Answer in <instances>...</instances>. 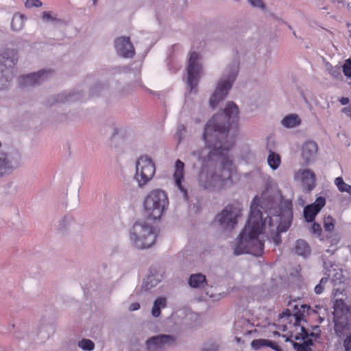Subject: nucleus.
Instances as JSON below:
<instances>
[{
	"instance_id": "47",
	"label": "nucleus",
	"mask_w": 351,
	"mask_h": 351,
	"mask_svg": "<svg viewBox=\"0 0 351 351\" xmlns=\"http://www.w3.org/2000/svg\"><path fill=\"white\" fill-rule=\"evenodd\" d=\"M295 339L296 340H298V339H300V337H298V336H296V337H295Z\"/></svg>"
},
{
	"instance_id": "42",
	"label": "nucleus",
	"mask_w": 351,
	"mask_h": 351,
	"mask_svg": "<svg viewBox=\"0 0 351 351\" xmlns=\"http://www.w3.org/2000/svg\"><path fill=\"white\" fill-rule=\"evenodd\" d=\"M350 100H349V98L348 97H341L339 99V102L342 104V105H347L348 103H349Z\"/></svg>"
},
{
	"instance_id": "32",
	"label": "nucleus",
	"mask_w": 351,
	"mask_h": 351,
	"mask_svg": "<svg viewBox=\"0 0 351 351\" xmlns=\"http://www.w3.org/2000/svg\"><path fill=\"white\" fill-rule=\"evenodd\" d=\"M312 344L311 340L304 341V342L302 344L294 343L293 348L295 349V351H308V346Z\"/></svg>"
},
{
	"instance_id": "6",
	"label": "nucleus",
	"mask_w": 351,
	"mask_h": 351,
	"mask_svg": "<svg viewBox=\"0 0 351 351\" xmlns=\"http://www.w3.org/2000/svg\"><path fill=\"white\" fill-rule=\"evenodd\" d=\"M242 209L239 204L227 205L222 211L217 214L215 220L226 229H232L238 223V219L242 215Z\"/></svg>"
},
{
	"instance_id": "36",
	"label": "nucleus",
	"mask_w": 351,
	"mask_h": 351,
	"mask_svg": "<svg viewBox=\"0 0 351 351\" xmlns=\"http://www.w3.org/2000/svg\"><path fill=\"white\" fill-rule=\"evenodd\" d=\"M248 1L254 7H258L262 9L265 8V5L262 0H248Z\"/></svg>"
},
{
	"instance_id": "3",
	"label": "nucleus",
	"mask_w": 351,
	"mask_h": 351,
	"mask_svg": "<svg viewBox=\"0 0 351 351\" xmlns=\"http://www.w3.org/2000/svg\"><path fill=\"white\" fill-rule=\"evenodd\" d=\"M169 206L167 194L161 189H154L149 192L143 200V208L147 217L152 219H159Z\"/></svg>"
},
{
	"instance_id": "38",
	"label": "nucleus",
	"mask_w": 351,
	"mask_h": 351,
	"mask_svg": "<svg viewBox=\"0 0 351 351\" xmlns=\"http://www.w3.org/2000/svg\"><path fill=\"white\" fill-rule=\"evenodd\" d=\"M267 346L272 348L273 350H274L276 351H282V348H280V346L276 342L269 340Z\"/></svg>"
},
{
	"instance_id": "7",
	"label": "nucleus",
	"mask_w": 351,
	"mask_h": 351,
	"mask_svg": "<svg viewBox=\"0 0 351 351\" xmlns=\"http://www.w3.org/2000/svg\"><path fill=\"white\" fill-rule=\"evenodd\" d=\"M18 60V53L13 49H7L0 56V73L1 77L8 82L10 76L13 74V67Z\"/></svg>"
},
{
	"instance_id": "53",
	"label": "nucleus",
	"mask_w": 351,
	"mask_h": 351,
	"mask_svg": "<svg viewBox=\"0 0 351 351\" xmlns=\"http://www.w3.org/2000/svg\"><path fill=\"white\" fill-rule=\"evenodd\" d=\"M94 2L96 1V0H93Z\"/></svg>"
},
{
	"instance_id": "50",
	"label": "nucleus",
	"mask_w": 351,
	"mask_h": 351,
	"mask_svg": "<svg viewBox=\"0 0 351 351\" xmlns=\"http://www.w3.org/2000/svg\"><path fill=\"white\" fill-rule=\"evenodd\" d=\"M340 303H341L343 306H344V303H343L342 301H340Z\"/></svg>"
},
{
	"instance_id": "31",
	"label": "nucleus",
	"mask_w": 351,
	"mask_h": 351,
	"mask_svg": "<svg viewBox=\"0 0 351 351\" xmlns=\"http://www.w3.org/2000/svg\"><path fill=\"white\" fill-rule=\"evenodd\" d=\"M328 278L327 277H323L318 285H317L314 289L316 294H321L324 292V286L328 282Z\"/></svg>"
},
{
	"instance_id": "20",
	"label": "nucleus",
	"mask_w": 351,
	"mask_h": 351,
	"mask_svg": "<svg viewBox=\"0 0 351 351\" xmlns=\"http://www.w3.org/2000/svg\"><path fill=\"white\" fill-rule=\"evenodd\" d=\"M294 251L298 255L306 257L311 254V247L306 241L298 239L295 241Z\"/></svg>"
},
{
	"instance_id": "9",
	"label": "nucleus",
	"mask_w": 351,
	"mask_h": 351,
	"mask_svg": "<svg viewBox=\"0 0 351 351\" xmlns=\"http://www.w3.org/2000/svg\"><path fill=\"white\" fill-rule=\"evenodd\" d=\"M338 306L339 302L337 301L335 307L334 331L335 335L341 339L348 333H351V328L348 316L344 314L339 315Z\"/></svg>"
},
{
	"instance_id": "44",
	"label": "nucleus",
	"mask_w": 351,
	"mask_h": 351,
	"mask_svg": "<svg viewBox=\"0 0 351 351\" xmlns=\"http://www.w3.org/2000/svg\"><path fill=\"white\" fill-rule=\"evenodd\" d=\"M43 18H46V19H49L50 18V14L49 12H43Z\"/></svg>"
},
{
	"instance_id": "11",
	"label": "nucleus",
	"mask_w": 351,
	"mask_h": 351,
	"mask_svg": "<svg viewBox=\"0 0 351 351\" xmlns=\"http://www.w3.org/2000/svg\"><path fill=\"white\" fill-rule=\"evenodd\" d=\"M198 60L199 54L193 51L190 53L187 66V83L191 90L197 86V79L201 71V66L198 63Z\"/></svg>"
},
{
	"instance_id": "52",
	"label": "nucleus",
	"mask_w": 351,
	"mask_h": 351,
	"mask_svg": "<svg viewBox=\"0 0 351 351\" xmlns=\"http://www.w3.org/2000/svg\"><path fill=\"white\" fill-rule=\"evenodd\" d=\"M277 222H278V220H276V222L274 224L277 225Z\"/></svg>"
},
{
	"instance_id": "41",
	"label": "nucleus",
	"mask_w": 351,
	"mask_h": 351,
	"mask_svg": "<svg viewBox=\"0 0 351 351\" xmlns=\"http://www.w3.org/2000/svg\"><path fill=\"white\" fill-rule=\"evenodd\" d=\"M218 346L215 344H212L210 348H204L202 351H217Z\"/></svg>"
},
{
	"instance_id": "16",
	"label": "nucleus",
	"mask_w": 351,
	"mask_h": 351,
	"mask_svg": "<svg viewBox=\"0 0 351 351\" xmlns=\"http://www.w3.org/2000/svg\"><path fill=\"white\" fill-rule=\"evenodd\" d=\"M184 163L180 160H177L175 163V171L173 178L176 186L182 192L184 197L187 199V191L182 185V181L184 178Z\"/></svg>"
},
{
	"instance_id": "45",
	"label": "nucleus",
	"mask_w": 351,
	"mask_h": 351,
	"mask_svg": "<svg viewBox=\"0 0 351 351\" xmlns=\"http://www.w3.org/2000/svg\"><path fill=\"white\" fill-rule=\"evenodd\" d=\"M178 129H179V130H180V131L183 130L184 132H185V130H186V128L183 125L179 126Z\"/></svg>"
},
{
	"instance_id": "17",
	"label": "nucleus",
	"mask_w": 351,
	"mask_h": 351,
	"mask_svg": "<svg viewBox=\"0 0 351 351\" xmlns=\"http://www.w3.org/2000/svg\"><path fill=\"white\" fill-rule=\"evenodd\" d=\"M317 145L314 141H307L302 147V156L306 162L313 160L317 152Z\"/></svg>"
},
{
	"instance_id": "37",
	"label": "nucleus",
	"mask_w": 351,
	"mask_h": 351,
	"mask_svg": "<svg viewBox=\"0 0 351 351\" xmlns=\"http://www.w3.org/2000/svg\"><path fill=\"white\" fill-rule=\"evenodd\" d=\"M312 230L314 233H317L319 235L322 234V229L321 227V225L319 223H317L316 222H314L312 226Z\"/></svg>"
},
{
	"instance_id": "19",
	"label": "nucleus",
	"mask_w": 351,
	"mask_h": 351,
	"mask_svg": "<svg viewBox=\"0 0 351 351\" xmlns=\"http://www.w3.org/2000/svg\"><path fill=\"white\" fill-rule=\"evenodd\" d=\"M301 180L303 184L306 186L308 191H311L314 188L315 176L309 169H304L302 171Z\"/></svg>"
},
{
	"instance_id": "46",
	"label": "nucleus",
	"mask_w": 351,
	"mask_h": 351,
	"mask_svg": "<svg viewBox=\"0 0 351 351\" xmlns=\"http://www.w3.org/2000/svg\"><path fill=\"white\" fill-rule=\"evenodd\" d=\"M269 204H270L271 205H270V206H269L268 208L270 210L271 208H273V203H272V202H270Z\"/></svg>"
},
{
	"instance_id": "48",
	"label": "nucleus",
	"mask_w": 351,
	"mask_h": 351,
	"mask_svg": "<svg viewBox=\"0 0 351 351\" xmlns=\"http://www.w3.org/2000/svg\"><path fill=\"white\" fill-rule=\"evenodd\" d=\"M58 101H63V99L62 98L58 99Z\"/></svg>"
},
{
	"instance_id": "29",
	"label": "nucleus",
	"mask_w": 351,
	"mask_h": 351,
	"mask_svg": "<svg viewBox=\"0 0 351 351\" xmlns=\"http://www.w3.org/2000/svg\"><path fill=\"white\" fill-rule=\"evenodd\" d=\"M78 346L84 350L88 351L93 350L95 348L94 343L91 340L87 339H83L82 341H79Z\"/></svg>"
},
{
	"instance_id": "49",
	"label": "nucleus",
	"mask_w": 351,
	"mask_h": 351,
	"mask_svg": "<svg viewBox=\"0 0 351 351\" xmlns=\"http://www.w3.org/2000/svg\"><path fill=\"white\" fill-rule=\"evenodd\" d=\"M300 318H299V316L297 315H296V319L298 320Z\"/></svg>"
},
{
	"instance_id": "24",
	"label": "nucleus",
	"mask_w": 351,
	"mask_h": 351,
	"mask_svg": "<svg viewBox=\"0 0 351 351\" xmlns=\"http://www.w3.org/2000/svg\"><path fill=\"white\" fill-rule=\"evenodd\" d=\"M267 162L269 166L274 170L277 169L281 163V158L278 154L269 150L267 157Z\"/></svg>"
},
{
	"instance_id": "28",
	"label": "nucleus",
	"mask_w": 351,
	"mask_h": 351,
	"mask_svg": "<svg viewBox=\"0 0 351 351\" xmlns=\"http://www.w3.org/2000/svg\"><path fill=\"white\" fill-rule=\"evenodd\" d=\"M335 220L331 216L325 217L324 219V228L326 232H332L335 230Z\"/></svg>"
},
{
	"instance_id": "1",
	"label": "nucleus",
	"mask_w": 351,
	"mask_h": 351,
	"mask_svg": "<svg viewBox=\"0 0 351 351\" xmlns=\"http://www.w3.org/2000/svg\"><path fill=\"white\" fill-rule=\"evenodd\" d=\"M239 108L233 102H228L223 113L215 114L206 123L203 137L210 154L221 156L219 169L208 177L203 171L199 174L202 184L205 189L230 187L239 180L236 168L227 156L234 142L228 141L230 127L237 123Z\"/></svg>"
},
{
	"instance_id": "5",
	"label": "nucleus",
	"mask_w": 351,
	"mask_h": 351,
	"mask_svg": "<svg viewBox=\"0 0 351 351\" xmlns=\"http://www.w3.org/2000/svg\"><path fill=\"white\" fill-rule=\"evenodd\" d=\"M156 172L153 160L147 156H141L136 165L135 178L141 187L146 185L152 180Z\"/></svg>"
},
{
	"instance_id": "30",
	"label": "nucleus",
	"mask_w": 351,
	"mask_h": 351,
	"mask_svg": "<svg viewBox=\"0 0 351 351\" xmlns=\"http://www.w3.org/2000/svg\"><path fill=\"white\" fill-rule=\"evenodd\" d=\"M269 340L263 339H254L252 341L251 346L254 349H259L264 346H268Z\"/></svg>"
},
{
	"instance_id": "4",
	"label": "nucleus",
	"mask_w": 351,
	"mask_h": 351,
	"mask_svg": "<svg viewBox=\"0 0 351 351\" xmlns=\"http://www.w3.org/2000/svg\"><path fill=\"white\" fill-rule=\"evenodd\" d=\"M153 226L147 223H135L132 228L131 240L136 247L145 249L151 247L156 241Z\"/></svg>"
},
{
	"instance_id": "23",
	"label": "nucleus",
	"mask_w": 351,
	"mask_h": 351,
	"mask_svg": "<svg viewBox=\"0 0 351 351\" xmlns=\"http://www.w3.org/2000/svg\"><path fill=\"white\" fill-rule=\"evenodd\" d=\"M167 306V300L164 297L158 298L154 303V306L152 310L153 316L157 317L160 315L161 308H165Z\"/></svg>"
},
{
	"instance_id": "35",
	"label": "nucleus",
	"mask_w": 351,
	"mask_h": 351,
	"mask_svg": "<svg viewBox=\"0 0 351 351\" xmlns=\"http://www.w3.org/2000/svg\"><path fill=\"white\" fill-rule=\"evenodd\" d=\"M25 5L27 8H38L42 5V3L40 0H26Z\"/></svg>"
},
{
	"instance_id": "10",
	"label": "nucleus",
	"mask_w": 351,
	"mask_h": 351,
	"mask_svg": "<svg viewBox=\"0 0 351 351\" xmlns=\"http://www.w3.org/2000/svg\"><path fill=\"white\" fill-rule=\"evenodd\" d=\"M261 223V234L267 235V239H271L275 245L277 246L281 243V236L279 230H276V224H274L273 219L270 216L265 217L263 221L262 213H261V218L259 219Z\"/></svg>"
},
{
	"instance_id": "2",
	"label": "nucleus",
	"mask_w": 351,
	"mask_h": 351,
	"mask_svg": "<svg viewBox=\"0 0 351 351\" xmlns=\"http://www.w3.org/2000/svg\"><path fill=\"white\" fill-rule=\"evenodd\" d=\"M259 203L264 204V201L255 197L250 206V213L243 230L239 234V241L234 245V254L241 255L251 254L256 256L263 254L264 250V241L258 239L261 234V223H260L261 210ZM263 208V206H260Z\"/></svg>"
},
{
	"instance_id": "27",
	"label": "nucleus",
	"mask_w": 351,
	"mask_h": 351,
	"mask_svg": "<svg viewBox=\"0 0 351 351\" xmlns=\"http://www.w3.org/2000/svg\"><path fill=\"white\" fill-rule=\"evenodd\" d=\"M334 183L341 193H347L351 199V185L346 183L342 177L336 178Z\"/></svg>"
},
{
	"instance_id": "26",
	"label": "nucleus",
	"mask_w": 351,
	"mask_h": 351,
	"mask_svg": "<svg viewBox=\"0 0 351 351\" xmlns=\"http://www.w3.org/2000/svg\"><path fill=\"white\" fill-rule=\"evenodd\" d=\"M25 19L21 14H15L11 21V27L14 31L21 30L25 25Z\"/></svg>"
},
{
	"instance_id": "39",
	"label": "nucleus",
	"mask_w": 351,
	"mask_h": 351,
	"mask_svg": "<svg viewBox=\"0 0 351 351\" xmlns=\"http://www.w3.org/2000/svg\"><path fill=\"white\" fill-rule=\"evenodd\" d=\"M140 308V304L138 302H134L130 304L129 309L130 311H134Z\"/></svg>"
},
{
	"instance_id": "21",
	"label": "nucleus",
	"mask_w": 351,
	"mask_h": 351,
	"mask_svg": "<svg viewBox=\"0 0 351 351\" xmlns=\"http://www.w3.org/2000/svg\"><path fill=\"white\" fill-rule=\"evenodd\" d=\"M283 126L289 128L300 125L301 120L296 114H291L286 116L281 121Z\"/></svg>"
},
{
	"instance_id": "25",
	"label": "nucleus",
	"mask_w": 351,
	"mask_h": 351,
	"mask_svg": "<svg viewBox=\"0 0 351 351\" xmlns=\"http://www.w3.org/2000/svg\"><path fill=\"white\" fill-rule=\"evenodd\" d=\"M12 168V162L6 156H0V176L10 173Z\"/></svg>"
},
{
	"instance_id": "18",
	"label": "nucleus",
	"mask_w": 351,
	"mask_h": 351,
	"mask_svg": "<svg viewBox=\"0 0 351 351\" xmlns=\"http://www.w3.org/2000/svg\"><path fill=\"white\" fill-rule=\"evenodd\" d=\"M285 213L288 218L287 221H280L278 225H276V230L280 232H286L291 223V218H292V202L291 200H285L283 203Z\"/></svg>"
},
{
	"instance_id": "34",
	"label": "nucleus",
	"mask_w": 351,
	"mask_h": 351,
	"mask_svg": "<svg viewBox=\"0 0 351 351\" xmlns=\"http://www.w3.org/2000/svg\"><path fill=\"white\" fill-rule=\"evenodd\" d=\"M343 72L347 77H351V60H347L343 66Z\"/></svg>"
},
{
	"instance_id": "14",
	"label": "nucleus",
	"mask_w": 351,
	"mask_h": 351,
	"mask_svg": "<svg viewBox=\"0 0 351 351\" xmlns=\"http://www.w3.org/2000/svg\"><path fill=\"white\" fill-rule=\"evenodd\" d=\"M326 204V199L323 197H319L315 202L306 206L304 209V217L307 222L314 221L317 214Z\"/></svg>"
},
{
	"instance_id": "22",
	"label": "nucleus",
	"mask_w": 351,
	"mask_h": 351,
	"mask_svg": "<svg viewBox=\"0 0 351 351\" xmlns=\"http://www.w3.org/2000/svg\"><path fill=\"white\" fill-rule=\"evenodd\" d=\"M206 282V276L202 274H192L189 279V285L193 288L200 287Z\"/></svg>"
},
{
	"instance_id": "13",
	"label": "nucleus",
	"mask_w": 351,
	"mask_h": 351,
	"mask_svg": "<svg viewBox=\"0 0 351 351\" xmlns=\"http://www.w3.org/2000/svg\"><path fill=\"white\" fill-rule=\"evenodd\" d=\"M114 47L117 53L124 58H132L135 53L129 37L122 36L117 38L114 42Z\"/></svg>"
},
{
	"instance_id": "15",
	"label": "nucleus",
	"mask_w": 351,
	"mask_h": 351,
	"mask_svg": "<svg viewBox=\"0 0 351 351\" xmlns=\"http://www.w3.org/2000/svg\"><path fill=\"white\" fill-rule=\"evenodd\" d=\"M47 73V72L45 70H41L37 73L22 76L19 79V84L21 87L39 84L46 79L45 74Z\"/></svg>"
},
{
	"instance_id": "51",
	"label": "nucleus",
	"mask_w": 351,
	"mask_h": 351,
	"mask_svg": "<svg viewBox=\"0 0 351 351\" xmlns=\"http://www.w3.org/2000/svg\"><path fill=\"white\" fill-rule=\"evenodd\" d=\"M276 217L278 219L279 218V215H276Z\"/></svg>"
},
{
	"instance_id": "43",
	"label": "nucleus",
	"mask_w": 351,
	"mask_h": 351,
	"mask_svg": "<svg viewBox=\"0 0 351 351\" xmlns=\"http://www.w3.org/2000/svg\"><path fill=\"white\" fill-rule=\"evenodd\" d=\"M301 330L302 331V334H301V339L304 340L305 338L308 336V333L306 331V330L304 329V327H301Z\"/></svg>"
},
{
	"instance_id": "8",
	"label": "nucleus",
	"mask_w": 351,
	"mask_h": 351,
	"mask_svg": "<svg viewBox=\"0 0 351 351\" xmlns=\"http://www.w3.org/2000/svg\"><path fill=\"white\" fill-rule=\"evenodd\" d=\"M237 73V72H234L229 76L228 79L219 82L215 90L210 99V105L212 108H215L226 97L228 90L232 87Z\"/></svg>"
},
{
	"instance_id": "40",
	"label": "nucleus",
	"mask_w": 351,
	"mask_h": 351,
	"mask_svg": "<svg viewBox=\"0 0 351 351\" xmlns=\"http://www.w3.org/2000/svg\"><path fill=\"white\" fill-rule=\"evenodd\" d=\"M342 112L351 118V106L343 108Z\"/></svg>"
},
{
	"instance_id": "12",
	"label": "nucleus",
	"mask_w": 351,
	"mask_h": 351,
	"mask_svg": "<svg viewBox=\"0 0 351 351\" xmlns=\"http://www.w3.org/2000/svg\"><path fill=\"white\" fill-rule=\"evenodd\" d=\"M174 343V339L171 336L167 335L152 337L146 341L147 349L151 351L165 348L167 346L173 345Z\"/></svg>"
},
{
	"instance_id": "33",
	"label": "nucleus",
	"mask_w": 351,
	"mask_h": 351,
	"mask_svg": "<svg viewBox=\"0 0 351 351\" xmlns=\"http://www.w3.org/2000/svg\"><path fill=\"white\" fill-rule=\"evenodd\" d=\"M343 347L345 351H351V332L344 336Z\"/></svg>"
}]
</instances>
